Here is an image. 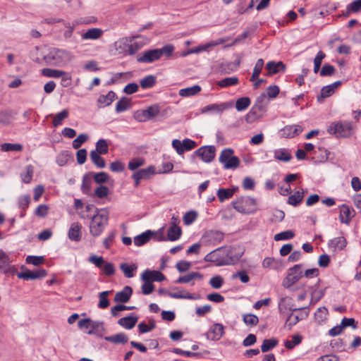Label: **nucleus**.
<instances>
[{"label": "nucleus", "mask_w": 361, "mask_h": 361, "mask_svg": "<svg viewBox=\"0 0 361 361\" xmlns=\"http://www.w3.org/2000/svg\"><path fill=\"white\" fill-rule=\"evenodd\" d=\"M26 262L27 264H31L35 266H38L44 262V258L42 256H27L26 258Z\"/></svg>", "instance_id": "nucleus-54"}, {"label": "nucleus", "mask_w": 361, "mask_h": 361, "mask_svg": "<svg viewBox=\"0 0 361 361\" xmlns=\"http://www.w3.org/2000/svg\"><path fill=\"white\" fill-rule=\"evenodd\" d=\"M81 228H82V226L79 223H78V222L73 223L71 225V227L68 230V235L69 239L71 240H73V241H76V242L80 240V239H81Z\"/></svg>", "instance_id": "nucleus-19"}, {"label": "nucleus", "mask_w": 361, "mask_h": 361, "mask_svg": "<svg viewBox=\"0 0 361 361\" xmlns=\"http://www.w3.org/2000/svg\"><path fill=\"white\" fill-rule=\"evenodd\" d=\"M140 86L143 89L152 88L156 84V77L149 75L140 80Z\"/></svg>", "instance_id": "nucleus-39"}, {"label": "nucleus", "mask_w": 361, "mask_h": 361, "mask_svg": "<svg viewBox=\"0 0 361 361\" xmlns=\"http://www.w3.org/2000/svg\"><path fill=\"white\" fill-rule=\"evenodd\" d=\"M92 180L87 175H85L82 178V183L81 185V190L83 193L88 194L90 191Z\"/></svg>", "instance_id": "nucleus-59"}, {"label": "nucleus", "mask_w": 361, "mask_h": 361, "mask_svg": "<svg viewBox=\"0 0 361 361\" xmlns=\"http://www.w3.org/2000/svg\"><path fill=\"white\" fill-rule=\"evenodd\" d=\"M224 233L219 231H209L204 235L207 242L216 245L221 243L224 239Z\"/></svg>", "instance_id": "nucleus-18"}, {"label": "nucleus", "mask_w": 361, "mask_h": 361, "mask_svg": "<svg viewBox=\"0 0 361 361\" xmlns=\"http://www.w3.org/2000/svg\"><path fill=\"white\" fill-rule=\"evenodd\" d=\"M274 158L282 161H288L292 157L286 149H279L274 152Z\"/></svg>", "instance_id": "nucleus-44"}, {"label": "nucleus", "mask_w": 361, "mask_h": 361, "mask_svg": "<svg viewBox=\"0 0 361 361\" xmlns=\"http://www.w3.org/2000/svg\"><path fill=\"white\" fill-rule=\"evenodd\" d=\"M133 293V289L130 286H126L121 291L117 292L114 296V302H127Z\"/></svg>", "instance_id": "nucleus-17"}, {"label": "nucleus", "mask_w": 361, "mask_h": 361, "mask_svg": "<svg viewBox=\"0 0 361 361\" xmlns=\"http://www.w3.org/2000/svg\"><path fill=\"white\" fill-rule=\"evenodd\" d=\"M46 63L50 66H61L72 59L71 54L63 49H53L44 57Z\"/></svg>", "instance_id": "nucleus-4"}, {"label": "nucleus", "mask_w": 361, "mask_h": 361, "mask_svg": "<svg viewBox=\"0 0 361 361\" xmlns=\"http://www.w3.org/2000/svg\"><path fill=\"white\" fill-rule=\"evenodd\" d=\"M148 120H151L159 114V108L158 106H151L145 109Z\"/></svg>", "instance_id": "nucleus-60"}, {"label": "nucleus", "mask_w": 361, "mask_h": 361, "mask_svg": "<svg viewBox=\"0 0 361 361\" xmlns=\"http://www.w3.org/2000/svg\"><path fill=\"white\" fill-rule=\"evenodd\" d=\"M130 106V101L126 97H122L116 104V111L117 113L123 112Z\"/></svg>", "instance_id": "nucleus-43"}, {"label": "nucleus", "mask_w": 361, "mask_h": 361, "mask_svg": "<svg viewBox=\"0 0 361 361\" xmlns=\"http://www.w3.org/2000/svg\"><path fill=\"white\" fill-rule=\"evenodd\" d=\"M251 104V100L247 97H240L236 100L235 108L237 111H242L245 110Z\"/></svg>", "instance_id": "nucleus-40"}, {"label": "nucleus", "mask_w": 361, "mask_h": 361, "mask_svg": "<svg viewBox=\"0 0 361 361\" xmlns=\"http://www.w3.org/2000/svg\"><path fill=\"white\" fill-rule=\"evenodd\" d=\"M334 90L331 86L326 85L322 88L321 94L317 96V99L319 102H322L324 99L327 98L334 93Z\"/></svg>", "instance_id": "nucleus-45"}, {"label": "nucleus", "mask_w": 361, "mask_h": 361, "mask_svg": "<svg viewBox=\"0 0 361 361\" xmlns=\"http://www.w3.org/2000/svg\"><path fill=\"white\" fill-rule=\"evenodd\" d=\"M278 345V341L276 338L264 339L261 345L262 353H266L273 349Z\"/></svg>", "instance_id": "nucleus-41"}, {"label": "nucleus", "mask_w": 361, "mask_h": 361, "mask_svg": "<svg viewBox=\"0 0 361 361\" xmlns=\"http://www.w3.org/2000/svg\"><path fill=\"white\" fill-rule=\"evenodd\" d=\"M223 283L224 279L221 276L219 275L213 276L209 281V285L215 289L220 288Z\"/></svg>", "instance_id": "nucleus-61"}, {"label": "nucleus", "mask_w": 361, "mask_h": 361, "mask_svg": "<svg viewBox=\"0 0 361 361\" xmlns=\"http://www.w3.org/2000/svg\"><path fill=\"white\" fill-rule=\"evenodd\" d=\"M339 218L341 222L345 224H348L351 220V211L350 207L345 204H342L341 207Z\"/></svg>", "instance_id": "nucleus-29"}, {"label": "nucleus", "mask_w": 361, "mask_h": 361, "mask_svg": "<svg viewBox=\"0 0 361 361\" xmlns=\"http://www.w3.org/2000/svg\"><path fill=\"white\" fill-rule=\"evenodd\" d=\"M155 235V232L148 230L134 238L133 242L136 246H142L146 244L151 238Z\"/></svg>", "instance_id": "nucleus-22"}, {"label": "nucleus", "mask_w": 361, "mask_h": 361, "mask_svg": "<svg viewBox=\"0 0 361 361\" xmlns=\"http://www.w3.org/2000/svg\"><path fill=\"white\" fill-rule=\"evenodd\" d=\"M239 80L237 77H230L224 78L217 82V85L220 87H227L230 86H234L238 85Z\"/></svg>", "instance_id": "nucleus-38"}, {"label": "nucleus", "mask_w": 361, "mask_h": 361, "mask_svg": "<svg viewBox=\"0 0 361 361\" xmlns=\"http://www.w3.org/2000/svg\"><path fill=\"white\" fill-rule=\"evenodd\" d=\"M102 30L99 28H91L87 30L82 35V37L84 39H97L102 36Z\"/></svg>", "instance_id": "nucleus-33"}, {"label": "nucleus", "mask_w": 361, "mask_h": 361, "mask_svg": "<svg viewBox=\"0 0 361 361\" xmlns=\"http://www.w3.org/2000/svg\"><path fill=\"white\" fill-rule=\"evenodd\" d=\"M201 91V87L198 85L183 88L179 90V95L183 97H191L198 94Z\"/></svg>", "instance_id": "nucleus-30"}, {"label": "nucleus", "mask_w": 361, "mask_h": 361, "mask_svg": "<svg viewBox=\"0 0 361 361\" xmlns=\"http://www.w3.org/2000/svg\"><path fill=\"white\" fill-rule=\"evenodd\" d=\"M302 340V337L299 334H294L292 336V340H287L284 343L285 347L288 350H292L295 345H299Z\"/></svg>", "instance_id": "nucleus-42"}, {"label": "nucleus", "mask_w": 361, "mask_h": 361, "mask_svg": "<svg viewBox=\"0 0 361 361\" xmlns=\"http://www.w3.org/2000/svg\"><path fill=\"white\" fill-rule=\"evenodd\" d=\"M110 291L106 290L99 294V302L98 303V307L101 309H105L109 307V301L107 296L109 295Z\"/></svg>", "instance_id": "nucleus-48"}, {"label": "nucleus", "mask_w": 361, "mask_h": 361, "mask_svg": "<svg viewBox=\"0 0 361 361\" xmlns=\"http://www.w3.org/2000/svg\"><path fill=\"white\" fill-rule=\"evenodd\" d=\"M88 261L90 263L94 264L97 267L100 269L102 268L105 262L104 258L102 256H97L95 255L90 256L88 259Z\"/></svg>", "instance_id": "nucleus-62"}, {"label": "nucleus", "mask_w": 361, "mask_h": 361, "mask_svg": "<svg viewBox=\"0 0 361 361\" xmlns=\"http://www.w3.org/2000/svg\"><path fill=\"white\" fill-rule=\"evenodd\" d=\"M145 161L142 158H135L130 160L128 163V169L131 171H135L140 166H143Z\"/></svg>", "instance_id": "nucleus-58"}, {"label": "nucleus", "mask_w": 361, "mask_h": 361, "mask_svg": "<svg viewBox=\"0 0 361 361\" xmlns=\"http://www.w3.org/2000/svg\"><path fill=\"white\" fill-rule=\"evenodd\" d=\"M138 320V317L131 314L118 319V324L126 329H133Z\"/></svg>", "instance_id": "nucleus-21"}, {"label": "nucleus", "mask_w": 361, "mask_h": 361, "mask_svg": "<svg viewBox=\"0 0 361 361\" xmlns=\"http://www.w3.org/2000/svg\"><path fill=\"white\" fill-rule=\"evenodd\" d=\"M108 212L105 209L97 211V214L92 216L90 222V233L94 237L100 235L108 224Z\"/></svg>", "instance_id": "nucleus-3"}, {"label": "nucleus", "mask_w": 361, "mask_h": 361, "mask_svg": "<svg viewBox=\"0 0 361 361\" xmlns=\"http://www.w3.org/2000/svg\"><path fill=\"white\" fill-rule=\"evenodd\" d=\"M295 235V233L291 230H287L283 232H281L279 233H277L274 235V239L276 241L279 240H290L293 238Z\"/></svg>", "instance_id": "nucleus-50"}, {"label": "nucleus", "mask_w": 361, "mask_h": 361, "mask_svg": "<svg viewBox=\"0 0 361 361\" xmlns=\"http://www.w3.org/2000/svg\"><path fill=\"white\" fill-rule=\"evenodd\" d=\"M234 151L231 148L222 150L219 161L224 165L225 169H235L240 165V159L233 155Z\"/></svg>", "instance_id": "nucleus-6"}, {"label": "nucleus", "mask_w": 361, "mask_h": 361, "mask_svg": "<svg viewBox=\"0 0 361 361\" xmlns=\"http://www.w3.org/2000/svg\"><path fill=\"white\" fill-rule=\"evenodd\" d=\"M161 57V52L158 49H149L144 52V54L137 58L139 63H152L159 60Z\"/></svg>", "instance_id": "nucleus-12"}, {"label": "nucleus", "mask_w": 361, "mask_h": 361, "mask_svg": "<svg viewBox=\"0 0 361 361\" xmlns=\"http://www.w3.org/2000/svg\"><path fill=\"white\" fill-rule=\"evenodd\" d=\"M116 98V93L113 91H109L106 95H100L97 102L99 104V107H104L109 106Z\"/></svg>", "instance_id": "nucleus-25"}, {"label": "nucleus", "mask_w": 361, "mask_h": 361, "mask_svg": "<svg viewBox=\"0 0 361 361\" xmlns=\"http://www.w3.org/2000/svg\"><path fill=\"white\" fill-rule=\"evenodd\" d=\"M167 295L176 299L197 300L200 298L199 296H194L186 290H182L181 293H167Z\"/></svg>", "instance_id": "nucleus-35"}, {"label": "nucleus", "mask_w": 361, "mask_h": 361, "mask_svg": "<svg viewBox=\"0 0 361 361\" xmlns=\"http://www.w3.org/2000/svg\"><path fill=\"white\" fill-rule=\"evenodd\" d=\"M88 137L85 134L79 135L72 143L73 147L74 149H79L82 143L87 141Z\"/></svg>", "instance_id": "nucleus-64"}, {"label": "nucleus", "mask_w": 361, "mask_h": 361, "mask_svg": "<svg viewBox=\"0 0 361 361\" xmlns=\"http://www.w3.org/2000/svg\"><path fill=\"white\" fill-rule=\"evenodd\" d=\"M325 54L322 51H319L317 53L316 57L314 59V72L315 73H318V71H319V68L321 66L322 60L325 58Z\"/></svg>", "instance_id": "nucleus-53"}, {"label": "nucleus", "mask_w": 361, "mask_h": 361, "mask_svg": "<svg viewBox=\"0 0 361 361\" xmlns=\"http://www.w3.org/2000/svg\"><path fill=\"white\" fill-rule=\"evenodd\" d=\"M68 109H63L61 112L58 113L55 115L54 119H53V126L54 127H57L58 126L61 125L63 120L68 118Z\"/></svg>", "instance_id": "nucleus-49"}, {"label": "nucleus", "mask_w": 361, "mask_h": 361, "mask_svg": "<svg viewBox=\"0 0 361 361\" xmlns=\"http://www.w3.org/2000/svg\"><path fill=\"white\" fill-rule=\"evenodd\" d=\"M104 339L113 343H126L128 342V337L124 333H118L113 336H105Z\"/></svg>", "instance_id": "nucleus-32"}, {"label": "nucleus", "mask_w": 361, "mask_h": 361, "mask_svg": "<svg viewBox=\"0 0 361 361\" xmlns=\"http://www.w3.org/2000/svg\"><path fill=\"white\" fill-rule=\"evenodd\" d=\"M1 149L3 152H20L23 149V145L20 144L4 143L1 145Z\"/></svg>", "instance_id": "nucleus-52"}, {"label": "nucleus", "mask_w": 361, "mask_h": 361, "mask_svg": "<svg viewBox=\"0 0 361 361\" xmlns=\"http://www.w3.org/2000/svg\"><path fill=\"white\" fill-rule=\"evenodd\" d=\"M243 322L250 326H256L259 322L258 317L252 314H247L243 316Z\"/></svg>", "instance_id": "nucleus-55"}, {"label": "nucleus", "mask_w": 361, "mask_h": 361, "mask_svg": "<svg viewBox=\"0 0 361 361\" xmlns=\"http://www.w3.org/2000/svg\"><path fill=\"white\" fill-rule=\"evenodd\" d=\"M266 68L268 70L269 75H273L279 71H285L286 66L282 61H269L266 65Z\"/></svg>", "instance_id": "nucleus-24"}, {"label": "nucleus", "mask_w": 361, "mask_h": 361, "mask_svg": "<svg viewBox=\"0 0 361 361\" xmlns=\"http://www.w3.org/2000/svg\"><path fill=\"white\" fill-rule=\"evenodd\" d=\"M302 309V307L294 309L290 308V310H291L292 312L289 314L285 323L286 326H288L289 329H290L294 325H295L300 320L302 319V318H300L298 314H294L293 312Z\"/></svg>", "instance_id": "nucleus-28"}, {"label": "nucleus", "mask_w": 361, "mask_h": 361, "mask_svg": "<svg viewBox=\"0 0 361 361\" xmlns=\"http://www.w3.org/2000/svg\"><path fill=\"white\" fill-rule=\"evenodd\" d=\"M336 69L334 66L330 64H324L320 71L321 76H331L334 74Z\"/></svg>", "instance_id": "nucleus-56"}, {"label": "nucleus", "mask_w": 361, "mask_h": 361, "mask_svg": "<svg viewBox=\"0 0 361 361\" xmlns=\"http://www.w3.org/2000/svg\"><path fill=\"white\" fill-rule=\"evenodd\" d=\"M267 106V94L263 92L257 98L255 104L247 114V117L252 116H260L265 111Z\"/></svg>", "instance_id": "nucleus-7"}, {"label": "nucleus", "mask_w": 361, "mask_h": 361, "mask_svg": "<svg viewBox=\"0 0 361 361\" xmlns=\"http://www.w3.org/2000/svg\"><path fill=\"white\" fill-rule=\"evenodd\" d=\"M302 267V265L299 264H295L288 269V274L286 278L288 286L293 285L303 276Z\"/></svg>", "instance_id": "nucleus-10"}, {"label": "nucleus", "mask_w": 361, "mask_h": 361, "mask_svg": "<svg viewBox=\"0 0 361 361\" xmlns=\"http://www.w3.org/2000/svg\"><path fill=\"white\" fill-rule=\"evenodd\" d=\"M182 233L180 227H170L167 231V239L175 241L180 238Z\"/></svg>", "instance_id": "nucleus-37"}, {"label": "nucleus", "mask_w": 361, "mask_h": 361, "mask_svg": "<svg viewBox=\"0 0 361 361\" xmlns=\"http://www.w3.org/2000/svg\"><path fill=\"white\" fill-rule=\"evenodd\" d=\"M120 269L126 278L130 279L134 276V272L137 271V264H128L127 263H121L120 264Z\"/></svg>", "instance_id": "nucleus-27"}, {"label": "nucleus", "mask_w": 361, "mask_h": 361, "mask_svg": "<svg viewBox=\"0 0 361 361\" xmlns=\"http://www.w3.org/2000/svg\"><path fill=\"white\" fill-rule=\"evenodd\" d=\"M327 132L336 137L348 138L355 133V127L346 121L331 123L327 128Z\"/></svg>", "instance_id": "nucleus-2"}, {"label": "nucleus", "mask_w": 361, "mask_h": 361, "mask_svg": "<svg viewBox=\"0 0 361 361\" xmlns=\"http://www.w3.org/2000/svg\"><path fill=\"white\" fill-rule=\"evenodd\" d=\"M43 75L49 78H59L66 75V72L61 70L44 68L42 71Z\"/></svg>", "instance_id": "nucleus-36"}, {"label": "nucleus", "mask_w": 361, "mask_h": 361, "mask_svg": "<svg viewBox=\"0 0 361 361\" xmlns=\"http://www.w3.org/2000/svg\"><path fill=\"white\" fill-rule=\"evenodd\" d=\"M224 252V247L217 248L212 252L208 253L204 257V261L215 262L217 266H223L228 264V263L224 258V255L222 252Z\"/></svg>", "instance_id": "nucleus-9"}, {"label": "nucleus", "mask_w": 361, "mask_h": 361, "mask_svg": "<svg viewBox=\"0 0 361 361\" xmlns=\"http://www.w3.org/2000/svg\"><path fill=\"white\" fill-rule=\"evenodd\" d=\"M145 283L142 285V293L144 295H149L154 290V284L150 281H143Z\"/></svg>", "instance_id": "nucleus-63"}, {"label": "nucleus", "mask_w": 361, "mask_h": 361, "mask_svg": "<svg viewBox=\"0 0 361 361\" xmlns=\"http://www.w3.org/2000/svg\"><path fill=\"white\" fill-rule=\"evenodd\" d=\"M347 245L346 239L343 236L334 238L329 240L328 246L334 251L342 250Z\"/></svg>", "instance_id": "nucleus-20"}, {"label": "nucleus", "mask_w": 361, "mask_h": 361, "mask_svg": "<svg viewBox=\"0 0 361 361\" xmlns=\"http://www.w3.org/2000/svg\"><path fill=\"white\" fill-rule=\"evenodd\" d=\"M231 105L228 103L212 104L204 106L202 109V113L216 112L222 113L225 109L229 108Z\"/></svg>", "instance_id": "nucleus-23"}, {"label": "nucleus", "mask_w": 361, "mask_h": 361, "mask_svg": "<svg viewBox=\"0 0 361 361\" xmlns=\"http://www.w3.org/2000/svg\"><path fill=\"white\" fill-rule=\"evenodd\" d=\"M33 175V167L29 165L26 167V172L21 174V178L25 183L31 182Z\"/></svg>", "instance_id": "nucleus-57"}, {"label": "nucleus", "mask_w": 361, "mask_h": 361, "mask_svg": "<svg viewBox=\"0 0 361 361\" xmlns=\"http://www.w3.org/2000/svg\"><path fill=\"white\" fill-rule=\"evenodd\" d=\"M72 159L71 154L68 151L61 152L56 159V162L60 166H65L70 159Z\"/></svg>", "instance_id": "nucleus-46"}, {"label": "nucleus", "mask_w": 361, "mask_h": 361, "mask_svg": "<svg viewBox=\"0 0 361 361\" xmlns=\"http://www.w3.org/2000/svg\"><path fill=\"white\" fill-rule=\"evenodd\" d=\"M215 154L216 149L212 145L201 147L194 152V155L200 157L205 163L212 161L215 157Z\"/></svg>", "instance_id": "nucleus-8"}, {"label": "nucleus", "mask_w": 361, "mask_h": 361, "mask_svg": "<svg viewBox=\"0 0 361 361\" xmlns=\"http://www.w3.org/2000/svg\"><path fill=\"white\" fill-rule=\"evenodd\" d=\"M217 196L220 202L233 197V191L228 188H220L217 191Z\"/></svg>", "instance_id": "nucleus-51"}, {"label": "nucleus", "mask_w": 361, "mask_h": 361, "mask_svg": "<svg viewBox=\"0 0 361 361\" xmlns=\"http://www.w3.org/2000/svg\"><path fill=\"white\" fill-rule=\"evenodd\" d=\"M233 208L241 214H252L256 209V201L250 197H240L232 202Z\"/></svg>", "instance_id": "nucleus-5"}, {"label": "nucleus", "mask_w": 361, "mask_h": 361, "mask_svg": "<svg viewBox=\"0 0 361 361\" xmlns=\"http://www.w3.org/2000/svg\"><path fill=\"white\" fill-rule=\"evenodd\" d=\"M11 260L9 256L0 250V271L4 274H8L13 275L16 272V269L11 265Z\"/></svg>", "instance_id": "nucleus-11"}, {"label": "nucleus", "mask_w": 361, "mask_h": 361, "mask_svg": "<svg viewBox=\"0 0 361 361\" xmlns=\"http://www.w3.org/2000/svg\"><path fill=\"white\" fill-rule=\"evenodd\" d=\"M102 154H106L109 151V145L106 140L100 139L96 143V149L94 150Z\"/></svg>", "instance_id": "nucleus-47"}, {"label": "nucleus", "mask_w": 361, "mask_h": 361, "mask_svg": "<svg viewBox=\"0 0 361 361\" xmlns=\"http://www.w3.org/2000/svg\"><path fill=\"white\" fill-rule=\"evenodd\" d=\"M224 334V326L219 323L213 324L209 331L206 333V337L208 340L219 341Z\"/></svg>", "instance_id": "nucleus-13"}, {"label": "nucleus", "mask_w": 361, "mask_h": 361, "mask_svg": "<svg viewBox=\"0 0 361 361\" xmlns=\"http://www.w3.org/2000/svg\"><path fill=\"white\" fill-rule=\"evenodd\" d=\"M138 38V37L122 38L116 43V49L121 50L120 53H123L124 55H135L145 45L143 40Z\"/></svg>", "instance_id": "nucleus-1"}, {"label": "nucleus", "mask_w": 361, "mask_h": 361, "mask_svg": "<svg viewBox=\"0 0 361 361\" xmlns=\"http://www.w3.org/2000/svg\"><path fill=\"white\" fill-rule=\"evenodd\" d=\"M166 279L165 276L159 271L146 269L141 275L142 281H163Z\"/></svg>", "instance_id": "nucleus-16"}, {"label": "nucleus", "mask_w": 361, "mask_h": 361, "mask_svg": "<svg viewBox=\"0 0 361 361\" xmlns=\"http://www.w3.org/2000/svg\"><path fill=\"white\" fill-rule=\"evenodd\" d=\"M154 173V167L152 166H149L146 169H142L135 171L132 175V178L135 180V185L137 187L139 185L140 180L147 179Z\"/></svg>", "instance_id": "nucleus-15"}, {"label": "nucleus", "mask_w": 361, "mask_h": 361, "mask_svg": "<svg viewBox=\"0 0 361 361\" xmlns=\"http://www.w3.org/2000/svg\"><path fill=\"white\" fill-rule=\"evenodd\" d=\"M47 272L44 269H37L35 271L26 270L25 271L18 273V277L25 280H34L46 276Z\"/></svg>", "instance_id": "nucleus-14"}, {"label": "nucleus", "mask_w": 361, "mask_h": 361, "mask_svg": "<svg viewBox=\"0 0 361 361\" xmlns=\"http://www.w3.org/2000/svg\"><path fill=\"white\" fill-rule=\"evenodd\" d=\"M91 329L87 331L88 334H94L97 336L102 337L103 333L105 331L104 323L102 322L92 320Z\"/></svg>", "instance_id": "nucleus-26"}, {"label": "nucleus", "mask_w": 361, "mask_h": 361, "mask_svg": "<svg viewBox=\"0 0 361 361\" xmlns=\"http://www.w3.org/2000/svg\"><path fill=\"white\" fill-rule=\"evenodd\" d=\"M101 154L97 152L91 151L90 158L92 163L99 169H103L106 166L105 160L100 156Z\"/></svg>", "instance_id": "nucleus-31"}, {"label": "nucleus", "mask_w": 361, "mask_h": 361, "mask_svg": "<svg viewBox=\"0 0 361 361\" xmlns=\"http://www.w3.org/2000/svg\"><path fill=\"white\" fill-rule=\"evenodd\" d=\"M303 197L304 191L302 189L301 191H296L293 195H290L288 199V203L290 205L295 207L302 201Z\"/></svg>", "instance_id": "nucleus-34"}]
</instances>
